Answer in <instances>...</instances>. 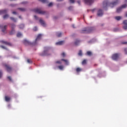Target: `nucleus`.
I'll return each instance as SVG.
<instances>
[{
    "instance_id": "1",
    "label": "nucleus",
    "mask_w": 127,
    "mask_h": 127,
    "mask_svg": "<svg viewBox=\"0 0 127 127\" xmlns=\"http://www.w3.org/2000/svg\"><path fill=\"white\" fill-rule=\"evenodd\" d=\"M119 1L117 0L113 2L110 3L108 1H104L103 3V8H106L107 6H111V7H114L115 5H117L118 4Z\"/></svg>"
},
{
    "instance_id": "2",
    "label": "nucleus",
    "mask_w": 127,
    "mask_h": 127,
    "mask_svg": "<svg viewBox=\"0 0 127 127\" xmlns=\"http://www.w3.org/2000/svg\"><path fill=\"white\" fill-rule=\"evenodd\" d=\"M93 31L92 27H85L80 31V33L82 34H89L92 32Z\"/></svg>"
},
{
    "instance_id": "3",
    "label": "nucleus",
    "mask_w": 127,
    "mask_h": 127,
    "mask_svg": "<svg viewBox=\"0 0 127 127\" xmlns=\"http://www.w3.org/2000/svg\"><path fill=\"white\" fill-rule=\"evenodd\" d=\"M34 12L36 13H38V14H42V15H46V14H47V11L41 10V9H38V8L34 9Z\"/></svg>"
},
{
    "instance_id": "4",
    "label": "nucleus",
    "mask_w": 127,
    "mask_h": 127,
    "mask_svg": "<svg viewBox=\"0 0 127 127\" xmlns=\"http://www.w3.org/2000/svg\"><path fill=\"white\" fill-rule=\"evenodd\" d=\"M23 43L25 45H30L32 47L36 46V43H34V42L31 43V42H29L27 40H24Z\"/></svg>"
},
{
    "instance_id": "5",
    "label": "nucleus",
    "mask_w": 127,
    "mask_h": 127,
    "mask_svg": "<svg viewBox=\"0 0 127 127\" xmlns=\"http://www.w3.org/2000/svg\"><path fill=\"white\" fill-rule=\"evenodd\" d=\"M3 66L6 68V70L9 72L12 70V67L10 66L9 65L7 64H3Z\"/></svg>"
},
{
    "instance_id": "6",
    "label": "nucleus",
    "mask_w": 127,
    "mask_h": 127,
    "mask_svg": "<svg viewBox=\"0 0 127 127\" xmlns=\"http://www.w3.org/2000/svg\"><path fill=\"white\" fill-rule=\"evenodd\" d=\"M45 49H46V50L44 51V53L43 54H42L41 55L42 56H48L51 55V54H48V51L49 50V48L46 47V48H45Z\"/></svg>"
},
{
    "instance_id": "7",
    "label": "nucleus",
    "mask_w": 127,
    "mask_h": 127,
    "mask_svg": "<svg viewBox=\"0 0 127 127\" xmlns=\"http://www.w3.org/2000/svg\"><path fill=\"white\" fill-rule=\"evenodd\" d=\"M42 36V35L41 34H38L37 36V37L36 38L35 41L34 42V43H36V45L38 44V41H40L41 39V37Z\"/></svg>"
},
{
    "instance_id": "8",
    "label": "nucleus",
    "mask_w": 127,
    "mask_h": 127,
    "mask_svg": "<svg viewBox=\"0 0 127 127\" xmlns=\"http://www.w3.org/2000/svg\"><path fill=\"white\" fill-rule=\"evenodd\" d=\"M7 28V25L2 26L1 25H0V29H1L2 32L5 33Z\"/></svg>"
},
{
    "instance_id": "9",
    "label": "nucleus",
    "mask_w": 127,
    "mask_h": 127,
    "mask_svg": "<svg viewBox=\"0 0 127 127\" xmlns=\"http://www.w3.org/2000/svg\"><path fill=\"white\" fill-rule=\"evenodd\" d=\"M85 3L88 5H91L93 2H94V0H83Z\"/></svg>"
},
{
    "instance_id": "10",
    "label": "nucleus",
    "mask_w": 127,
    "mask_h": 127,
    "mask_svg": "<svg viewBox=\"0 0 127 127\" xmlns=\"http://www.w3.org/2000/svg\"><path fill=\"white\" fill-rule=\"evenodd\" d=\"M104 12L102 9H99L97 11V15L98 17H102L103 15Z\"/></svg>"
},
{
    "instance_id": "11",
    "label": "nucleus",
    "mask_w": 127,
    "mask_h": 127,
    "mask_svg": "<svg viewBox=\"0 0 127 127\" xmlns=\"http://www.w3.org/2000/svg\"><path fill=\"white\" fill-rule=\"evenodd\" d=\"M119 57V55L118 54H115L112 56V59L114 61L118 60Z\"/></svg>"
},
{
    "instance_id": "12",
    "label": "nucleus",
    "mask_w": 127,
    "mask_h": 127,
    "mask_svg": "<svg viewBox=\"0 0 127 127\" xmlns=\"http://www.w3.org/2000/svg\"><path fill=\"white\" fill-rule=\"evenodd\" d=\"M123 24H124L123 29H124V30H127V20H124L123 21Z\"/></svg>"
},
{
    "instance_id": "13",
    "label": "nucleus",
    "mask_w": 127,
    "mask_h": 127,
    "mask_svg": "<svg viewBox=\"0 0 127 127\" xmlns=\"http://www.w3.org/2000/svg\"><path fill=\"white\" fill-rule=\"evenodd\" d=\"M7 13V9H4L0 10V15L5 14Z\"/></svg>"
},
{
    "instance_id": "14",
    "label": "nucleus",
    "mask_w": 127,
    "mask_h": 127,
    "mask_svg": "<svg viewBox=\"0 0 127 127\" xmlns=\"http://www.w3.org/2000/svg\"><path fill=\"white\" fill-rule=\"evenodd\" d=\"M80 42H81V41H80V40L76 39L74 42V45L76 46H79Z\"/></svg>"
},
{
    "instance_id": "15",
    "label": "nucleus",
    "mask_w": 127,
    "mask_h": 127,
    "mask_svg": "<svg viewBox=\"0 0 127 127\" xmlns=\"http://www.w3.org/2000/svg\"><path fill=\"white\" fill-rule=\"evenodd\" d=\"M39 22H40L41 25L42 26H43L44 27H46V24L45 21L43 20L40 19V20H39Z\"/></svg>"
},
{
    "instance_id": "16",
    "label": "nucleus",
    "mask_w": 127,
    "mask_h": 127,
    "mask_svg": "<svg viewBox=\"0 0 127 127\" xmlns=\"http://www.w3.org/2000/svg\"><path fill=\"white\" fill-rule=\"evenodd\" d=\"M39 22H40L41 25L42 26H43L44 27H46V24L45 21L43 20L40 19V20H39Z\"/></svg>"
},
{
    "instance_id": "17",
    "label": "nucleus",
    "mask_w": 127,
    "mask_h": 127,
    "mask_svg": "<svg viewBox=\"0 0 127 127\" xmlns=\"http://www.w3.org/2000/svg\"><path fill=\"white\" fill-rule=\"evenodd\" d=\"M1 42L3 44H5L6 45H8L10 46H12V45H11V44H10V43H8L7 42H4V41H1Z\"/></svg>"
},
{
    "instance_id": "18",
    "label": "nucleus",
    "mask_w": 127,
    "mask_h": 127,
    "mask_svg": "<svg viewBox=\"0 0 127 127\" xmlns=\"http://www.w3.org/2000/svg\"><path fill=\"white\" fill-rule=\"evenodd\" d=\"M64 43V41H60V42H57L56 43L57 45H62Z\"/></svg>"
},
{
    "instance_id": "19",
    "label": "nucleus",
    "mask_w": 127,
    "mask_h": 127,
    "mask_svg": "<svg viewBox=\"0 0 127 127\" xmlns=\"http://www.w3.org/2000/svg\"><path fill=\"white\" fill-rule=\"evenodd\" d=\"M9 17V15L8 14H6L3 16V18L4 20L7 19Z\"/></svg>"
},
{
    "instance_id": "20",
    "label": "nucleus",
    "mask_w": 127,
    "mask_h": 127,
    "mask_svg": "<svg viewBox=\"0 0 127 127\" xmlns=\"http://www.w3.org/2000/svg\"><path fill=\"white\" fill-rule=\"evenodd\" d=\"M61 61L64 62L66 65H69V62L68 60H64V59H62Z\"/></svg>"
},
{
    "instance_id": "21",
    "label": "nucleus",
    "mask_w": 127,
    "mask_h": 127,
    "mask_svg": "<svg viewBox=\"0 0 127 127\" xmlns=\"http://www.w3.org/2000/svg\"><path fill=\"white\" fill-rule=\"evenodd\" d=\"M56 36L58 37H61L62 36V33L61 32H57L56 33Z\"/></svg>"
},
{
    "instance_id": "22",
    "label": "nucleus",
    "mask_w": 127,
    "mask_h": 127,
    "mask_svg": "<svg viewBox=\"0 0 127 127\" xmlns=\"http://www.w3.org/2000/svg\"><path fill=\"white\" fill-rule=\"evenodd\" d=\"M39 1H41L43 3H47L48 2L47 0H39Z\"/></svg>"
},
{
    "instance_id": "23",
    "label": "nucleus",
    "mask_w": 127,
    "mask_h": 127,
    "mask_svg": "<svg viewBox=\"0 0 127 127\" xmlns=\"http://www.w3.org/2000/svg\"><path fill=\"white\" fill-rule=\"evenodd\" d=\"M115 19H116L117 21H120L122 19L121 16H116L115 17Z\"/></svg>"
},
{
    "instance_id": "24",
    "label": "nucleus",
    "mask_w": 127,
    "mask_h": 127,
    "mask_svg": "<svg viewBox=\"0 0 127 127\" xmlns=\"http://www.w3.org/2000/svg\"><path fill=\"white\" fill-rule=\"evenodd\" d=\"M18 9L21 12H24L26 11V9H25L24 8H18Z\"/></svg>"
},
{
    "instance_id": "25",
    "label": "nucleus",
    "mask_w": 127,
    "mask_h": 127,
    "mask_svg": "<svg viewBox=\"0 0 127 127\" xmlns=\"http://www.w3.org/2000/svg\"><path fill=\"white\" fill-rule=\"evenodd\" d=\"M122 8L121 7H119V8H117V13H120L122 11Z\"/></svg>"
},
{
    "instance_id": "26",
    "label": "nucleus",
    "mask_w": 127,
    "mask_h": 127,
    "mask_svg": "<svg viewBox=\"0 0 127 127\" xmlns=\"http://www.w3.org/2000/svg\"><path fill=\"white\" fill-rule=\"evenodd\" d=\"M19 27L20 29H22L24 28V25L23 24H20Z\"/></svg>"
},
{
    "instance_id": "27",
    "label": "nucleus",
    "mask_w": 127,
    "mask_h": 127,
    "mask_svg": "<svg viewBox=\"0 0 127 127\" xmlns=\"http://www.w3.org/2000/svg\"><path fill=\"white\" fill-rule=\"evenodd\" d=\"M10 19L11 20L13 21L14 22H16V19L15 18H14L13 17H10Z\"/></svg>"
},
{
    "instance_id": "28",
    "label": "nucleus",
    "mask_w": 127,
    "mask_h": 127,
    "mask_svg": "<svg viewBox=\"0 0 127 127\" xmlns=\"http://www.w3.org/2000/svg\"><path fill=\"white\" fill-rule=\"evenodd\" d=\"M86 55L89 56H91L92 55V53L90 51H88L86 53Z\"/></svg>"
},
{
    "instance_id": "29",
    "label": "nucleus",
    "mask_w": 127,
    "mask_h": 127,
    "mask_svg": "<svg viewBox=\"0 0 127 127\" xmlns=\"http://www.w3.org/2000/svg\"><path fill=\"white\" fill-rule=\"evenodd\" d=\"M81 64L82 65H85V64H87V60H83Z\"/></svg>"
},
{
    "instance_id": "30",
    "label": "nucleus",
    "mask_w": 127,
    "mask_h": 127,
    "mask_svg": "<svg viewBox=\"0 0 127 127\" xmlns=\"http://www.w3.org/2000/svg\"><path fill=\"white\" fill-rule=\"evenodd\" d=\"M15 27H16V25L12 23L11 24V28H12V29H14Z\"/></svg>"
},
{
    "instance_id": "31",
    "label": "nucleus",
    "mask_w": 127,
    "mask_h": 127,
    "mask_svg": "<svg viewBox=\"0 0 127 127\" xmlns=\"http://www.w3.org/2000/svg\"><path fill=\"white\" fill-rule=\"evenodd\" d=\"M15 33V30L12 29L11 31L10 32V35H13Z\"/></svg>"
},
{
    "instance_id": "32",
    "label": "nucleus",
    "mask_w": 127,
    "mask_h": 127,
    "mask_svg": "<svg viewBox=\"0 0 127 127\" xmlns=\"http://www.w3.org/2000/svg\"><path fill=\"white\" fill-rule=\"evenodd\" d=\"M82 70V69L80 68V67H78L76 69V71L77 72H79L80 71H81Z\"/></svg>"
},
{
    "instance_id": "33",
    "label": "nucleus",
    "mask_w": 127,
    "mask_h": 127,
    "mask_svg": "<svg viewBox=\"0 0 127 127\" xmlns=\"http://www.w3.org/2000/svg\"><path fill=\"white\" fill-rule=\"evenodd\" d=\"M22 36V34L20 32H18L17 34V37H20Z\"/></svg>"
},
{
    "instance_id": "34",
    "label": "nucleus",
    "mask_w": 127,
    "mask_h": 127,
    "mask_svg": "<svg viewBox=\"0 0 127 127\" xmlns=\"http://www.w3.org/2000/svg\"><path fill=\"white\" fill-rule=\"evenodd\" d=\"M127 5L126 4H124L121 6V7L122 8H126V7H127Z\"/></svg>"
},
{
    "instance_id": "35",
    "label": "nucleus",
    "mask_w": 127,
    "mask_h": 127,
    "mask_svg": "<svg viewBox=\"0 0 127 127\" xmlns=\"http://www.w3.org/2000/svg\"><path fill=\"white\" fill-rule=\"evenodd\" d=\"M58 68H59L60 69L62 70V69H63V68H64V66H63V65H60V66H58Z\"/></svg>"
},
{
    "instance_id": "36",
    "label": "nucleus",
    "mask_w": 127,
    "mask_h": 127,
    "mask_svg": "<svg viewBox=\"0 0 127 127\" xmlns=\"http://www.w3.org/2000/svg\"><path fill=\"white\" fill-rule=\"evenodd\" d=\"M78 55L80 56H82V51L81 50H80Z\"/></svg>"
},
{
    "instance_id": "37",
    "label": "nucleus",
    "mask_w": 127,
    "mask_h": 127,
    "mask_svg": "<svg viewBox=\"0 0 127 127\" xmlns=\"http://www.w3.org/2000/svg\"><path fill=\"white\" fill-rule=\"evenodd\" d=\"M0 47L1 48H2V49H4V50H8V49H6V48H5V47H4V46H0Z\"/></svg>"
},
{
    "instance_id": "38",
    "label": "nucleus",
    "mask_w": 127,
    "mask_h": 127,
    "mask_svg": "<svg viewBox=\"0 0 127 127\" xmlns=\"http://www.w3.org/2000/svg\"><path fill=\"white\" fill-rule=\"evenodd\" d=\"M2 77V72L1 70H0V79Z\"/></svg>"
},
{
    "instance_id": "39",
    "label": "nucleus",
    "mask_w": 127,
    "mask_h": 127,
    "mask_svg": "<svg viewBox=\"0 0 127 127\" xmlns=\"http://www.w3.org/2000/svg\"><path fill=\"white\" fill-rule=\"evenodd\" d=\"M33 30L34 31H37L38 30V28L37 27V26H35L34 28H33Z\"/></svg>"
},
{
    "instance_id": "40",
    "label": "nucleus",
    "mask_w": 127,
    "mask_h": 127,
    "mask_svg": "<svg viewBox=\"0 0 127 127\" xmlns=\"http://www.w3.org/2000/svg\"><path fill=\"white\" fill-rule=\"evenodd\" d=\"M69 2H70V3H74V2H75V0H69Z\"/></svg>"
},
{
    "instance_id": "41",
    "label": "nucleus",
    "mask_w": 127,
    "mask_h": 127,
    "mask_svg": "<svg viewBox=\"0 0 127 127\" xmlns=\"http://www.w3.org/2000/svg\"><path fill=\"white\" fill-rule=\"evenodd\" d=\"M73 9V7L70 6L69 7H68V10H72Z\"/></svg>"
},
{
    "instance_id": "42",
    "label": "nucleus",
    "mask_w": 127,
    "mask_h": 127,
    "mask_svg": "<svg viewBox=\"0 0 127 127\" xmlns=\"http://www.w3.org/2000/svg\"><path fill=\"white\" fill-rule=\"evenodd\" d=\"M27 62H28V63H29V64H32V61L31 60H29V59H28V60H27Z\"/></svg>"
},
{
    "instance_id": "43",
    "label": "nucleus",
    "mask_w": 127,
    "mask_h": 127,
    "mask_svg": "<svg viewBox=\"0 0 127 127\" xmlns=\"http://www.w3.org/2000/svg\"><path fill=\"white\" fill-rule=\"evenodd\" d=\"M56 64H62V62H61V61H57V62H56Z\"/></svg>"
},
{
    "instance_id": "44",
    "label": "nucleus",
    "mask_w": 127,
    "mask_h": 127,
    "mask_svg": "<svg viewBox=\"0 0 127 127\" xmlns=\"http://www.w3.org/2000/svg\"><path fill=\"white\" fill-rule=\"evenodd\" d=\"M53 5V3L52 2H50V3H49V4L48 5V6H52Z\"/></svg>"
},
{
    "instance_id": "45",
    "label": "nucleus",
    "mask_w": 127,
    "mask_h": 127,
    "mask_svg": "<svg viewBox=\"0 0 127 127\" xmlns=\"http://www.w3.org/2000/svg\"><path fill=\"white\" fill-rule=\"evenodd\" d=\"M124 52H125V54L127 55V48L124 49Z\"/></svg>"
},
{
    "instance_id": "46",
    "label": "nucleus",
    "mask_w": 127,
    "mask_h": 127,
    "mask_svg": "<svg viewBox=\"0 0 127 127\" xmlns=\"http://www.w3.org/2000/svg\"><path fill=\"white\" fill-rule=\"evenodd\" d=\"M61 55L63 57H65V54L64 53H63Z\"/></svg>"
},
{
    "instance_id": "47",
    "label": "nucleus",
    "mask_w": 127,
    "mask_h": 127,
    "mask_svg": "<svg viewBox=\"0 0 127 127\" xmlns=\"http://www.w3.org/2000/svg\"><path fill=\"white\" fill-rule=\"evenodd\" d=\"M7 79H8V80H11V76H8V77H7Z\"/></svg>"
},
{
    "instance_id": "48",
    "label": "nucleus",
    "mask_w": 127,
    "mask_h": 127,
    "mask_svg": "<svg viewBox=\"0 0 127 127\" xmlns=\"http://www.w3.org/2000/svg\"><path fill=\"white\" fill-rule=\"evenodd\" d=\"M77 3H78V4H81V1L80 0L77 1Z\"/></svg>"
},
{
    "instance_id": "49",
    "label": "nucleus",
    "mask_w": 127,
    "mask_h": 127,
    "mask_svg": "<svg viewBox=\"0 0 127 127\" xmlns=\"http://www.w3.org/2000/svg\"><path fill=\"white\" fill-rule=\"evenodd\" d=\"M12 14H14V15H16V11H13Z\"/></svg>"
},
{
    "instance_id": "50",
    "label": "nucleus",
    "mask_w": 127,
    "mask_h": 127,
    "mask_svg": "<svg viewBox=\"0 0 127 127\" xmlns=\"http://www.w3.org/2000/svg\"><path fill=\"white\" fill-rule=\"evenodd\" d=\"M122 44H127V42H123V43H122Z\"/></svg>"
},
{
    "instance_id": "51",
    "label": "nucleus",
    "mask_w": 127,
    "mask_h": 127,
    "mask_svg": "<svg viewBox=\"0 0 127 127\" xmlns=\"http://www.w3.org/2000/svg\"><path fill=\"white\" fill-rule=\"evenodd\" d=\"M34 17L36 20L38 19V17L36 15H34Z\"/></svg>"
},
{
    "instance_id": "52",
    "label": "nucleus",
    "mask_w": 127,
    "mask_h": 127,
    "mask_svg": "<svg viewBox=\"0 0 127 127\" xmlns=\"http://www.w3.org/2000/svg\"><path fill=\"white\" fill-rule=\"evenodd\" d=\"M64 0H57V1H63Z\"/></svg>"
},
{
    "instance_id": "53",
    "label": "nucleus",
    "mask_w": 127,
    "mask_h": 127,
    "mask_svg": "<svg viewBox=\"0 0 127 127\" xmlns=\"http://www.w3.org/2000/svg\"><path fill=\"white\" fill-rule=\"evenodd\" d=\"M54 19H57V17L56 16H54Z\"/></svg>"
},
{
    "instance_id": "54",
    "label": "nucleus",
    "mask_w": 127,
    "mask_h": 127,
    "mask_svg": "<svg viewBox=\"0 0 127 127\" xmlns=\"http://www.w3.org/2000/svg\"><path fill=\"white\" fill-rule=\"evenodd\" d=\"M72 27H73V28H75V25H74V24L72 25Z\"/></svg>"
},
{
    "instance_id": "55",
    "label": "nucleus",
    "mask_w": 127,
    "mask_h": 127,
    "mask_svg": "<svg viewBox=\"0 0 127 127\" xmlns=\"http://www.w3.org/2000/svg\"><path fill=\"white\" fill-rule=\"evenodd\" d=\"M19 18L20 19H21V16H19Z\"/></svg>"
},
{
    "instance_id": "56",
    "label": "nucleus",
    "mask_w": 127,
    "mask_h": 127,
    "mask_svg": "<svg viewBox=\"0 0 127 127\" xmlns=\"http://www.w3.org/2000/svg\"><path fill=\"white\" fill-rule=\"evenodd\" d=\"M94 10H95V9L92 10L93 12H94Z\"/></svg>"
},
{
    "instance_id": "57",
    "label": "nucleus",
    "mask_w": 127,
    "mask_h": 127,
    "mask_svg": "<svg viewBox=\"0 0 127 127\" xmlns=\"http://www.w3.org/2000/svg\"><path fill=\"white\" fill-rule=\"evenodd\" d=\"M22 3H26V2H23Z\"/></svg>"
},
{
    "instance_id": "58",
    "label": "nucleus",
    "mask_w": 127,
    "mask_h": 127,
    "mask_svg": "<svg viewBox=\"0 0 127 127\" xmlns=\"http://www.w3.org/2000/svg\"><path fill=\"white\" fill-rule=\"evenodd\" d=\"M126 17H127V12H126Z\"/></svg>"
},
{
    "instance_id": "59",
    "label": "nucleus",
    "mask_w": 127,
    "mask_h": 127,
    "mask_svg": "<svg viewBox=\"0 0 127 127\" xmlns=\"http://www.w3.org/2000/svg\"><path fill=\"white\" fill-rule=\"evenodd\" d=\"M11 6H13V5H12V4H11Z\"/></svg>"
},
{
    "instance_id": "60",
    "label": "nucleus",
    "mask_w": 127,
    "mask_h": 127,
    "mask_svg": "<svg viewBox=\"0 0 127 127\" xmlns=\"http://www.w3.org/2000/svg\"><path fill=\"white\" fill-rule=\"evenodd\" d=\"M90 18H92V16H90Z\"/></svg>"
},
{
    "instance_id": "61",
    "label": "nucleus",
    "mask_w": 127,
    "mask_h": 127,
    "mask_svg": "<svg viewBox=\"0 0 127 127\" xmlns=\"http://www.w3.org/2000/svg\"><path fill=\"white\" fill-rule=\"evenodd\" d=\"M126 1H127V0H126Z\"/></svg>"
}]
</instances>
